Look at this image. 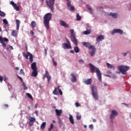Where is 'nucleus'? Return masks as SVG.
Masks as SVG:
<instances>
[{
  "mask_svg": "<svg viewBox=\"0 0 131 131\" xmlns=\"http://www.w3.org/2000/svg\"><path fill=\"white\" fill-rule=\"evenodd\" d=\"M90 69L91 70V73H95V71L97 74V76L99 80V81H102V73H101V71L98 68H96L94 64L92 63L89 64Z\"/></svg>",
  "mask_w": 131,
  "mask_h": 131,
  "instance_id": "nucleus-1",
  "label": "nucleus"
},
{
  "mask_svg": "<svg viewBox=\"0 0 131 131\" xmlns=\"http://www.w3.org/2000/svg\"><path fill=\"white\" fill-rule=\"evenodd\" d=\"M43 24L46 27L47 30L50 29V21L52 20V14L51 13H48L46 14L43 17Z\"/></svg>",
  "mask_w": 131,
  "mask_h": 131,
  "instance_id": "nucleus-2",
  "label": "nucleus"
},
{
  "mask_svg": "<svg viewBox=\"0 0 131 131\" xmlns=\"http://www.w3.org/2000/svg\"><path fill=\"white\" fill-rule=\"evenodd\" d=\"M82 45L85 48H88L89 49V53L91 54V56H95V54H96V48L91 45L90 42H82Z\"/></svg>",
  "mask_w": 131,
  "mask_h": 131,
  "instance_id": "nucleus-3",
  "label": "nucleus"
},
{
  "mask_svg": "<svg viewBox=\"0 0 131 131\" xmlns=\"http://www.w3.org/2000/svg\"><path fill=\"white\" fill-rule=\"evenodd\" d=\"M92 96L95 101L99 100V96L98 95V90L97 89V86L93 85L92 88Z\"/></svg>",
  "mask_w": 131,
  "mask_h": 131,
  "instance_id": "nucleus-4",
  "label": "nucleus"
},
{
  "mask_svg": "<svg viewBox=\"0 0 131 131\" xmlns=\"http://www.w3.org/2000/svg\"><path fill=\"white\" fill-rule=\"evenodd\" d=\"M71 32V39L72 41L73 42V43L75 44V45L77 46L78 45V43L77 42V39H76V37L75 36V33H74V30L71 29L70 30Z\"/></svg>",
  "mask_w": 131,
  "mask_h": 131,
  "instance_id": "nucleus-5",
  "label": "nucleus"
},
{
  "mask_svg": "<svg viewBox=\"0 0 131 131\" xmlns=\"http://www.w3.org/2000/svg\"><path fill=\"white\" fill-rule=\"evenodd\" d=\"M118 69L122 74H126V71L129 70V67L124 66H119L118 67Z\"/></svg>",
  "mask_w": 131,
  "mask_h": 131,
  "instance_id": "nucleus-6",
  "label": "nucleus"
},
{
  "mask_svg": "<svg viewBox=\"0 0 131 131\" xmlns=\"http://www.w3.org/2000/svg\"><path fill=\"white\" fill-rule=\"evenodd\" d=\"M46 4L48 7L51 10L52 12H54V10H55V8H54L55 0L46 1Z\"/></svg>",
  "mask_w": 131,
  "mask_h": 131,
  "instance_id": "nucleus-7",
  "label": "nucleus"
},
{
  "mask_svg": "<svg viewBox=\"0 0 131 131\" xmlns=\"http://www.w3.org/2000/svg\"><path fill=\"white\" fill-rule=\"evenodd\" d=\"M118 115V112L115 110H113L111 111V114L110 115V118L112 120H113L114 118H115V116H117Z\"/></svg>",
  "mask_w": 131,
  "mask_h": 131,
  "instance_id": "nucleus-8",
  "label": "nucleus"
},
{
  "mask_svg": "<svg viewBox=\"0 0 131 131\" xmlns=\"http://www.w3.org/2000/svg\"><path fill=\"white\" fill-rule=\"evenodd\" d=\"M115 33H119L120 34H123V31L120 29H114L112 31L111 34L113 35V34H115Z\"/></svg>",
  "mask_w": 131,
  "mask_h": 131,
  "instance_id": "nucleus-9",
  "label": "nucleus"
},
{
  "mask_svg": "<svg viewBox=\"0 0 131 131\" xmlns=\"http://www.w3.org/2000/svg\"><path fill=\"white\" fill-rule=\"evenodd\" d=\"M59 24H60V26H63L65 28H68L69 27V25H68V24L66 23V22L62 20H60Z\"/></svg>",
  "mask_w": 131,
  "mask_h": 131,
  "instance_id": "nucleus-10",
  "label": "nucleus"
},
{
  "mask_svg": "<svg viewBox=\"0 0 131 131\" xmlns=\"http://www.w3.org/2000/svg\"><path fill=\"white\" fill-rule=\"evenodd\" d=\"M71 76V81H72V82H76L77 81V78H76L75 74H74V73H72Z\"/></svg>",
  "mask_w": 131,
  "mask_h": 131,
  "instance_id": "nucleus-11",
  "label": "nucleus"
},
{
  "mask_svg": "<svg viewBox=\"0 0 131 131\" xmlns=\"http://www.w3.org/2000/svg\"><path fill=\"white\" fill-rule=\"evenodd\" d=\"M67 5L70 11H74V10H75V8H74V7L71 6V2L70 1L68 2Z\"/></svg>",
  "mask_w": 131,
  "mask_h": 131,
  "instance_id": "nucleus-12",
  "label": "nucleus"
},
{
  "mask_svg": "<svg viewBox=\"0 0 131 131\" xmlns=\"http://www.w3.org/2000/svg\"><path fill=\"white\" fill-rule=\"evenodd\" d=\"M62 48L64 50H67L69 49H72L71 45V44H67L66 43H62Z\"/></svg>",
  "mask_w": 131,
  "mask_h": 131,
  "instance_id": "nucleus-13",
  "label": "nucleus"
},
{
  "mask_svg": "<svg viewBox=\"0 0 131 131\" xmlns=\"http://www.w3.org/2000/svg\"><path fill=\"white\" fill-rule=\"evenodd\" d=\"M85 84H86L87 85H90V84H92V82H93V79L90 78L86 79H85L84 81Z\"/></svg>",
  "mask_w": 131,
  "mask_h": 131,
  "instance_id": "nucleus-14",
  "label": "nucleus"
},
{
  "mask_svg": "<svg viewBox=\"0 0 131 131\" xmlns=\"http://www.w3.org/2000/svg\"><path fill=\"white\" fill-rule=\"evenodd\" d=\"M104 38L105 37H104V35H100L96 39V40L97 42H100V41H102V40H103Z\"/></svg>",
  "mask_w": 131,
  "mask_h": 131,
  "instance_id": "nucleus-15",
  "label": "nucleus"
},
{
  "mask_svg": "<svg viewBox=\"0 0 131 131\" xmlns=\"http://www.w3.org/2000/svg\"><path fill=\"white\" fill-rule=\"evenodd\" d=\"M60 89V86L58 85L57 88H55L53 92V95H56V96H58L59 95V93H58V91Z\"/></svg>",
  "mask_w": 131,
  "mask_h": 131,
  "instance_id": "nucleus-16",
  "label": "nucleus"
},
{
  "mask_svg": "<svg viewBox=\"0 0 131 131\" xmlns=\"http://www.w3.org/2000/svg\"><path fill=\"white\" fill-rule=\"evenodd\" d=\"M45 77H47V79H48V82H50V81L51 80V76H50V74H49V72L48 71H46L45 73Z\"/></svg>",
  "mask_w": 131,
  "mask_h": 131,
  "instance_id": "nucleus-17",
  "label": "nucleus"
},
{
  "mask_svg": "<svg viewBox=\"0 0 131 131\" xmlns=\"http://www.w3.org/2000/svg\"><path fill=\"white\" fill-rule=\"evenodd\" d=\"M31 68L32 70H37V68H36V62H33L31 64Z\"/></svg>",
  "mask_w": 131,
  "mask_h": 131,
  "instance_id": "nucleus-18",
  "label": "nucleus"
},
{
  "mask_svg": "<svg viewBox=\"0 0 131 131\" xmlns=\"http://www.w3.org/2000/svg\"><path fill=\"white\" fill-rule=\"evenodd\" d=\"M0 42L1 43H2L4 48H6V47H7V45L5 42V41L4 40V39H3V37H2V36H0Z\"/></svg>",
  "mask_w": 131,
  "mask_h": 131,
  "instance_id": "nucleus-19",
  "label": "nucleus"
},
{
  "mask_svg": "<svg viewBox=\"0 0 131 131\" xmlns=\"http://www.w3.org/2000/svg\"><path fill=\"white\" fill-rule=\"evenodd\" d=\"M55 113L57 115V116H61V114L62 113V110H55Z\"/></svg>",
  "mask_w": 131,
  "mask_h": 131,
  "instance_id": "nucleus-20",
  "label": "nucleus"
},
{
  "mask_svg": "<svg viewBox=\"0 0 131 131\" xmlns=\"http://www.w3.org/2000/svg\"><path fill=\"white\" fill-rule=\"evenodd\" d=\"M37 74H38V73H37V70H33L31 76H34V77H36V76H37Z\"/></svg>",
  "mask_w": 131,
  "mask_h": 131,
  "instance_id": "nucleus-21",
  "label": "nucleus"
},
{
  "mask_svg": "<svg viewBox=\"0 0 131 131\" xmlns=\"http://www.w3.org/2000/svg\"><path fill=\"white\" fill-rule=\"evenodd\" d=\"M69 120L72 124H74V119H73V116L70 115Z\"/></svg>",
  "mask_w": 131,
  "mask_h": 131,
  "instance_id": "nucleus-22",
  "label": "nucleus"
},
{
  "mask_svg": "<svg viewBox=\"0 0 131 131\" xmlns=\"http://www.w3.org/2000/svg\"><path fill=\"white\" fill-rule=\"evenodd\" d=\"M106 66L107 67V68L110 69H115V67H114V66H112V64H111L109 63H106Z\"/></svg>",
  "mask_w": 131,
  "mask_h": 131,
  "instance_id": "nucleus-23",
  "label": "nucleus"
},
{
  "mask_svg": "<svg viewBox=\"0 0 131 131\" xmlns=\"http://www.w3.org/2000/svg\"><path fill=\"white\" fill-rule=\"evenodd\" d=\"M16 22L17 30H19V27H20V23H21V21H20V20H19V19H16Z\"/></svg>",
  "mask_w": 131,
  "mask_h": 131,
  "instance_id": "nucleus-24",
  "label": "nucleus"
},
{
  "mask_svg": "<svg viewBox=\"0 0 131 131\" xmlns=\"http://www.w3.org/2000/svg\"><path fill=\"white\" fill-rule=\"evenodd\" d=\"M11 35L16 37L18 35V34H17V32L15 30H13L11 32Z\"/></svg>",
  "mask_w": 131,
  "mask_h": 131,
  "instance_id": "nucleus-25",
  "label": "nucleus"
},
{
  "mask_svg": "<svg viewBox=\"0 0 131 131\" xmlns=\"http://www.w3.org/2000/svg\"><path fill=\"white\" fill-rule=\"evenodd\" d=\"M31 25L33 29L35 28V27H36V22H35L34 20L32 21L31 23Z\"/></svg>",
  "mask_w": 131,
  "mask_h": 131,
  "instance_id": "nucleus-26",
  "label": "nucleus"
},
{
  "mask_svg": "<svg viewBox=\"0 0 131 131\" xmlns=\"http://www.w3.org/2000/svg\"><path fill=\"white\" fill-rule=\"evenodd\" d=\"M110 15L112 16L113 18H115V19H116L117 18V14L113 12H111L110 13Z\"/></svg>",
  "mask_w": 131,
  "mask_h": 131,
  "instance_id": "nucleus-27",
  "label": "nucleus"
},
{
  "mask_svg": "<svg viewBox=\"0 0 131 131\" xmlns=\"http://www.w3.org/2000/svg\"><path fill=\"white\" fill-rule=\"evenodd\" d=\"M46 124H47V123H46V122H43L41 124V126H40V128H41V129H44V128H46Z\"/></svg>",
  "mask_w": 131,
  "mask_h": 131,
  "instance_id": "nucleus-28",
  "label": "nucleus"
},
{
  "mask_svg": "<svg viewBox=\"0 0 131 131\" xmlns=\"http://www.w3.org/2000/svg\"><path fill=\"white\" fill-rule=\"evenodd\" d=\"M26 95H27V97L28 98H29V99H30V100H31V101H33V97H32V95H31V94H30V93H26Z\"/></svg>",
  "mask_w": 131,
  "mask_h": 131,
  "instance_id": "nucleus-29",
  "label": "nucleus"
},
{
  "mask_svg": "<svg viewBox=\"0 0 131 131\" xmlns=\"http://www.w3.org/2000/svg\"><path fill=\"white\" fill-rule=\"evenodd\" d=\"M29 120L30 121V122H34L36 119H35V118L31 117L29 118Z\"/></svg>",
  "mask_w": 131,
  "mask_h": 131,
  "instance_id": "nucleus-30",
  "label": "nucleus"
},
{
  "mask_svg": "<svg viewBox=\"0 0 131 131\" xmlns=\"http://www.w3.org/2000/svg\"><path fill=\"white\" fill-rule=\"evenodd\" d=\"M91 32V30H86V31L83 32V34H85L86 35H88V34H90Z\"/></svg>",
  "mask_w": 131,
  "mask_h": 131,
  "instance_id": "nucleus-31",
  "label": "nucleus"
},
{
  "mask_svg": "<svg viewBox=\"0 0 131 131\" xmlns=\"http://www.w3.org/2000/svg\"><path fill=\"white\" fill-rule=\"evenodd\" d=\"M29 60H30V62L31 63H32V62H33V55H32V54H31V53L30 55Z\"/></svg>",
  "mask_w": 131,
  "mask_h": 131,
  "instance_id": "nucleus-32",
  "label": "nucleus"
},
{
  "mask_svg": "<svg viewBox=\"0 0 131 131\" xmlns=\"http://www.w3.org/2000/svg\"><path fill=\"white\" fill-rule=\"evenodd\" d=\"M76 17H77V21H80V20H81V16H80L79 15V14H77V15H76Z\"/></svg>",
  "mask_w": 131,
  "mask_h": 131,
  "instance_id": "nucleus-33",
  "label": "nucleus"
},
{
  "mask_svg": "<svg viewBox=\"0 0 131 131\" xmlns=\"http://www.w3.org/2000/svg\"><path fill=\"white\" fill-rule=\"evenodd\" d=\"M74 50L75 53H79V48H78V47H75Z\"/></svg>",
  "mask_w": 131,
  "mask_h": 131,
  "instance_id": "nucleus-34",
  "label": "nucleus"
},
{
  "mask_svg": "<svg viewBox=\"0 0 131 131\" xmlns=\"http://www.w3.org/2000/svg\"><path fill=\"white\" fill-rule=\"evenodd\" d=\"M21 85L23 86H24V90H28V88L27 87V86H26V84H25V83L23 82V84H21Z\"/></svg>",
  "mask_w": 131,
  "mask_h": 131,
  "instance_id": "nucleus-35",
  "label": "nucleus"
},
{
  "mask_svg": "<svg viewBox=\"0 0 131 131\" xmlns=\"http://www.w3.org/2000/svg\"><path fill=\"white\" fill-rule=\"evenodd\" d=\"M30 52H27L26 55H24V57L26 58V59H28V57L30 56Z\"/></svg>",
  "mask_w": 131,
  "mask_h": 131,
  "instance_id": "nucleus-36",
  "label": "nucleus"
},
{
  "mask_svg": "<svg viewBox=\"0 0 131 131\" xmlns=\"http://www.w3.org/2000/svg\"><path fill=\"white\" fill-rule=\"evenodd\" d=\"M86 8L89 11L93 12V9H92V7H91V6H90V5H87Z\"/></svg>",
  "mask_w": 131,
  "mask_h": 131,
  "instance_id": "nucleus-37",
  "label": "nucleus"
},
{
  "mask_svg": "<svg viewBox=\"0 0 131 131\" xmlns=\"http://www.w3.org/2000/svg\"><path fill=\"white\" fill-rule=\"evenodd\" d=\"M3 23L4 24H6V25H8V20H7V19L5 18L3 19Z\"/></svg>",
  "mask_w": 131,
  "mask_h": 131,
  "instance_id": "nucleus-38",
  "label": "nucleus"
},
{
  "mask_svg": "<svg viewBox=\"0 0 131 131\" xmlns=\"http://www.w3.org/2000/svg\"><path fill=\"white\" fill-rule=\"evenodd\" d=\"M54 127V124L51 123L50 124V127L49 128V131L51 130V129H52V128Z\"/></svg>",
  "mask_w": 131,
  "mask_h": 131,
  "instance_id": "nucleus-39",
  "label": "nucleus"
},
{
  "mask_svg": "<svg viewBox=\"0 0 131 131\" xmlns=\"http://www.w3.org/2000/svg\"><path fill=\"white\" fill-rule=\"evenodd\" d=\"M52 61L53 62V64L55 66H57V62H56V61H55V58H54V57L52 58Z\"/></svg>",
  "mask_w": 131,
  "mask_h": 131,
  "instance_id": "nucleus-40",
  "label": "nucleus"
},
{
  "mask_svg": "<svg viewBox=\"0 0 131 131\" xmlns=\"http://www.w3.org/2000/svg\"><path fill=\"white\" fill-rule=\"evenodd\" d=\"M13 8H14V10H16V11H19V7L17 6L16 4L14 6Z\"/></svg>",
  "mask_w": 131,
  "mask_h": 131,
  "instance_id": "nucleus-41",
  "label": "nucleus"
},
{
  "mask_svg": "<svg viewBox=\"0 0 131 131\" xmlns=\"http://www.w3.org/2000/svg\"><path fill=\"white\" fill-rule=\"evenodd\" d=\"M20 74H21L22 75H25V73H24V71L23 70V69H20Z\"/></svg>",
  "mask_w": 131,
  "mask_h": 131,
  "instance_id": "nucleus-42",
  "label": "nucleus"
},
{
  "mask_svg": "<svg viewBox=\"0 0 131 131\" xmlns=\"http://www.w3.org/2000/svg\"><path fill=\"white\" fill-rule=\"evenodd\" d=\"M76 118L77 120H80L81 119V115H77Z\"/></svg>",
  "mask_w": 131,
  "mask_h": 131,
  "instance_id": "nucleus-43",
  "label": "nucleus"
},
{
  "mask_svg": "<svg viewBox=\"0 0 131 131\" xmlns=\"http://www.w3.org/2000/svg\"><path fill=\"white\" fill-rule=\"evenodd\" d=\"M17 77H18V78H19V79H20V80L21 82H22V83H23V82H23V79H22V77L19 76V75H17Z\"/></svg>",
  "mask_w": 131,
  "mask_h": 131,
  "instance_id": "nucleus-44",
  "label": "nucleus"
},
{
  "mask_svg": "<svg viewBox=\"0 0 131 131\" xmlns=\"http://www.w3.org/2000/svg\"><path fill=\"white\" fill-rule=\"evenodd\" d=\"M89 127L90 129H91V130H92V129H94V125L93 124L90 125Z\"/></svg>",
  "mask_w": 131,
  "mask_h": 131,
  "instance_id": "nucleus-45",
  "label": "nucleus"
},
{
  "mask_svg": "<svg viewBox=\"0 0 131 131\" xmlns=\"http://www.w3.org/2000/svg\"><path fill=\"white\" fill-rule=\"evenodd\" d=\"M58 92H59V95H60V96H62L63 95V92H62V90H61V89H59Z\"/></svg>",
  "mask_w": 131,
  "mask_h": 131,
  "instance_id": "nucleus-46",
  "label": "nucleus"
},
{
  "mask_svg": "<svg viewBox=\"0 0 131 131\" xmlns=\"http://www.w3.org/2000/svg\"><path fill=\"white\" fill-rule=\"evenodd\" d=\"M10 4H11V5H12V6L14 7V6H16V4H15V3H14V2H13V1H11V2H10Z\"/></svg>",
  "mask_w": 131,
  "mask_h": 131,
  "instance_id": "nucleus-47",
  "label": "nucleus"
},
{
  "mask_svg": "<svg viewBox=\"0 0 131 131\" xmlns=\"http://www.w3.org/2000/svg\"><path fill=\"white\" fill-rule=\"evenodd\" d=\"M78 62H79V63H80V64H82V63H83L84 61L82 59H79L78 60Z\"/></svg>",
  "mask_w": 131,
  "mask_h": 131,
  "instance_id": "nucleus-48",
  "label": "nucleus"
},
{
  "mask_svg": "<svg viewBox=\"0 0 131 131\" xmlns=\"http://www.w3.org/2000/svg\"><path fill=\"white\" fill-rule=\"evenodd\" d=\"M4 41L8 42L9 41V39L7 38L6 37L4 38Z\"/></svg>",
  "mask_w": 131,
  "mask_h": 131,
  "instance_id": "nucleus-49",
  "label": "nucleus"
},
{
  "mask_svg": "<svg viewBox=\"0 0 131 131\" xmlns=\"http://www.w3.org/2000/svg\"><path fill=\"white\" fill-rule=\"evenodd\" d=\"M66 40L67 43L71 45L70 41H69V40L68 39V38H67V37L66 38Z\"/></svg>",
  "mask_w": 131,
  "mask_h": 131,
  "instance_id": "nucleus-50",
  "label": "nucleus"
},
{
  "mask_svg": "<svg viewBox=\"0 0 131 131\" xmlns=\"http://www.w3.org/2000/svg\"><path fill=\"white\" fill-rule=\"evenodd\" d=\"M75 106L76 107H79V106H80V104H79V103L78 102H75Z\"/></svg>",
  "mask_w": 131,
  "mask_h": 131,
  "instance_id": "nucleus-51",
  "label": "nucleus"
},
{
  "mask_svg": "<svg viewBox=\"0 0 131 131\" xmlns=\"http://www.w3.org/2000/svg\"><path fill=\"white\" fill-rule=\"evenodd\" d=\"M30 34L32 35V36H33L34 35V32H33V31H30Z\"/></svg>",
  "mask_w": 131,
  "mask_h": 131,
  "instance_id": "nucleus-52",
  "label": "nucleus"
},
{
  "mask_svg": "<svg viewBox=\"0 0 131 131\" xmlns=\"http://www.w3.org/2000/svg\"><path fill=\"white\" fill-rule=\"evenodd\" d=\"M3 80H4V78H3V77L0 76V82H3Z\"/></svg>",
  "mask_w": 131,
  "mask_h": 131,
  "instance_id": "nucleus-53",
  "label": "nucleus"
},
{
  "mask_svg": "<svg viewBox=\"0 0 131 131\" xmlns=\"http://www.w3.org/2000/svg\"><path fill=\"white\" fill-rule=\"evenodd\" d=\"M121 55H123V57H125L127 55V53H122Z\"/></svg>",
  "mask_w": 131,
  "mask_h": 131,
  "instance_id": "nucleus-54",
  "label": "nucleus"
},
{
  "mask_svg": "<svg viewBox=\"0 0 131 131\" xmlns=\"http://www.w3.org/2000/svg\"><path fill=\"white\" fill-rule=\"evenodd\" d=\"M29 125L31 126L33 125V123H32V122H30Z\"/></svg>",
  "mask_w": 131,
  "mask_h": 131,
  "instance_id": "nucleus-55",
  "label": "nucleus"
},
{
  "mask_svg": "<svg viewBox=\"0 0 131 131\" xmlns=\"http://www.w3.org/2000/svg\"><path fill=\"white\" fill-rule=\"evenodd\" d=\"M4 107H5L6 108H8V107H9V105L7 104H4Z\"/></svg>",
  "mask_w": 131,
  "mask_h": 131,
  "instance_id": "nucleus-56",
  "label": "nucleus"
},
{
  "mask_svg": "<svg viewBox=\"0 0 131 131\" xmlns=\"http://www.w3.org/2000/svg\"><path fill=\"white\" fill-rule=\"evenodd\" d=\"M34 107L36 109L37 108V103L35 104Z\"/></svg>",
  "mask_w": 131,
  "mask_h": 131,
  "instance_id": "nucleus-57",
  "label": "nucleus"
},
{
  "mask_svg": "<svg viewBox=\"0 0 131 131\" xmlns=\"http://www.w3.org/2000/svg\"><path fill=\"white\" fill-rule=\"evenodd\" d=\"M35 113H36L37 116H38V112L35 111Z\"/></svg>",
  "mask_w": 131,
  "mask_h": 131,
  "instance_id": "nucleus-58",
  "label": "nucleus"
},
{
  "mask_svg": "<svg viewBox=\"0 0 131 131\" xmlns=\"http://www.w3.org/2000/svg\"><path fill=\"white\" fill-rule=\"evenodd\" d=\"M9 48H10V50H14V49L13 48V47H12L11 46H9Z\"/></svg>",
  "mask_w": 131,
  "mask_h": 131,
  "instance_id": "nucleus-59",
  "label": "nucleus"
},
{
  "mask_svg": "<svg viewBox=\"0 0 131 131\" xmlns=\"http://www.w3.org/2000/svg\"><path fill=\"white\" fill-rule=\"evenodd\" d=\"M97 120H96L95 119H93V122H96Z\"/></svg>",
  "mask_w": 131,
  "mask_h": 131,
  "instance_id": "nucleus-60",
  "label": "nucleus"
},
{
  "mask_svg": "<svg viewBox=\"0 0 131 131\" xmlns=\"http://www.w3.org/2000/svg\"><path fill=\"white\" fill-rule=\"evenodd\" d=\"M70 53H71V54H74V51L73 50H71Z\"/></svg>",
  "mask_w": 131,
  "mask_h": 131,
  "instance_id": "nucleus-61",
  "label": "nucleus"
},
{
  "mask_svg": "<svg viewBox=\"0 0 131 131\" xmlns=\"http://www.w3.org/2000/svg\"><path fill=\"white\" fill-rule=\"evenodd\" d=\"M103 85H104V86H107V85L106 83H103Z\"/></svg>",
  "mask_w": 131,
  "mask_h": 131,
  "instance_id": "nucleus-62",
  "label": "nucleus"
},
{
  "mask_svg": "<svg viewBox=\"0 0 131 131\" xmlns=\"http://www.w3.org/2000/svg\"><path fill=\"white\" fill-rule=\"evenodd\" d=\"M15 69L16 70H19V67H16Z\"/></svg>",
  "mask_w": 131,
  "mask_h": 131,
  "instance_id": "nucleus-63",
  "label": "nucleus"
},
{
  "mask_svg": "<svg viewBox=\"0 0 131 131\" xmlns=\"http://www.w3.org/2000/svg\"><path fill=\"white\" fill-rule=\"evenodd\" d=\"M45 52L46 55H47V50H46V49H45Z\"/></svg>",
  "mask_w": 131,
  "mask_h": 131,
  "instance_id": "nucleus-64",
  "label": "nucleus"
}]
</instances>
